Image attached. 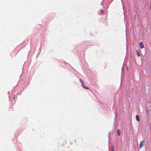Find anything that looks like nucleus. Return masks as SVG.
Here are the masks:
<instances>
[{
	"mask_svg": "<svg viewBox=\"0 0 151 151\" xmlns=\"http://www.w3.org/2000/svg\"><path fill=\"white\" fill-rule=\"evenodd\" d=\"M144 141L143 140L139 144V148L140 149L142 148L144 146Z\"/></svg>",
	"mask_w": 151,
	"mask_h": 151,
	"instance_id": "nucleus-1",
	"label": "nucleus"
},
{
	"mask_svg": "<svg viewBox=\"0 0 151 151\" xmlns=\"http://www.w3.org/2000/svg\"><path fill=\"white\" fill-rule=\"evenodd\" d=\"M82 86L85 89L89 90V88L86 86H85V84L83 83L82 84Z\"/></svg>",
	"mask_w": 151,
	"mask_h": 151,
	"instance_id": "nucleus-2",
	"label": "nucleus"
},
{
	"mask_svg": "<svg viewBox=\"0 0 151 151\" xmlns=\"http://www.w3.org/2000/svg\"><path fill=\"white\" fill-rule=\"evenodd\" d=\"M139 46L140 48L142 49L144 47V45L142 42H140L139 43Z\"/></svg>",
	"mask_w": 151,
	"mask_h": 151,
	"instance_id": "nucleus-3",
	"label": "nucleus"
},
{
	"mask_svg": "<svg viewBox=\"0 0 151 151\" xmlns=\"http://www.w3.org/2000/svg\"><path fill=\"white\" fill-rule=\"evenodd\" d=\"M136 119L137 120L138 122H139V116L138 115H136Z\"/></svg>",
	"mask_w": 151,
	"mask_h": 151,
	"instance_id": "nucleus-4",
	"label": "nucleus"
},
{
	"mask_svg": "<svg viewBox=\"0 0 151 151\" xmlns=\"http://www.w3.org/2000/svg\"><path fill=\"white\" fill-rule=\"evenodd\" d=\"M117 134H118V136H119L120 135L121 131L119 129H118L117 130Z\"/></svg>",
	"mask_w": 151,
	"mask_h": 151,
	"instance_id": "nucleus-5",
	"label": "nucleus"
},
{
	"mask_svg": "<svg viewBox=\"0 0 151 151\" xmlns=\"http://www.w3.org/2000/svg\"><path fill=\"white\" fill-rule=\"evenodd\" d=\"M79 81L82 84H83V83H84L83 82V81L81 79H79Z\"/></svg>",
	"mask_w": 151,
	"mask_h": 151,
	"instance_id": "nucleus-6",
	"label": "nucleus"
},
{
	"mask_svg": "<svg viewBox=\"0 0 151 151\" xmlns=\"http://www.w3.org/2000/svg\"><path fill=\"white\" fill-rule=\"evenodd\" d=\"M137 56H138V57H139L140 56V55L139 54H138V53H137Z\"/></svg>",
	"mask_w": 151,
	"mask_h": 151,
	"instance_id": "nucleus-7",
	"label": "nucleus"
},
{
	"mask_svg": "<svg viewBox=\"0 0 151 151\" xmlns=\"http://www.w3.org/2000/svg\"><path fill=\"white\" fill-rule=\"evenodd\" d=\"M101 13H103V12H104V11H103V10H101Z\"/></svg>",
	"mask_w": 151,
	"mask_h": 151,
	"instance_id": "nucleus-8",
	"label": "nucleus"
},
{
	"mask_svg": "<svg viewBox=\"0 0 151 151\" xmlns=\"http://www.w3.org/2000/svg\"><path fill=\"white\" fill-rule=\"evenodd\" d=\"M15 96H14V97L13 96V99H14L15 98Z\"/></svg>",
	"mask_w": 151,
	"mask_h": 151,
	"instance_id": "nucleus-9",
	"label": "nucleus"
},
{
	"mask_svg": "<svg viewBox=\"0 0 151 151\" xmlns=\"http://www.w3.org/2000/svg\"><path fill=\"white\" fill-rule=\"evenodd\" d=\"M112 150V151H114V150L113 149Z\"/></svg>",
	"mask_w": 151,
	"mask_h": 151,
	"instance_id": "nucleus-10",
	"label": "nucleus"
}]
</instances>
